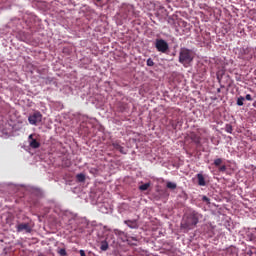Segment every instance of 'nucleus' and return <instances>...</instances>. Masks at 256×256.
Here are the masks:
<instances>
[{"mask_svg": "<svg viewBox=\"0 0 256 256\" xmlns=\"http://www.w3.org/2000/svg\"><path fill=\"white\" fill-rule=\"evenodd\" d=\"M59 255L61 256H66L67 255V250H65V248H61L59 251H58Z\"/></svg>", "mask_w": 256, "mask_h": 256, "instance_id": "obj_18", "label": "nucleus"}, {"mask_svg": "<svg viewBox=\"0 0 256 256\" xmlns=\"http://www.w3.org/2000/svg\"><path fill=\"white\" fill-rule=\"evenodd\" d=\"M194 57L193 51L187 48H181L179 52V63L187 67L193 61Z\"/></svg>", "mask_w": 256, "mask_h": 256, "instance_id": "obj_2", "label": "nucleus"}, {"mask_svg": "<svg viewBox=\"0 0 256 256\" xmlns=\"http://www.w3.org/2000/svg\"><path fill=\"white\" fill-rule=\"evenodd\" d=\"M146 64L148 67H153V65H155V62H153V59L148 58Z\"/></svg>", "mask_w": 256, "mask_h": 256, "instance_id": "obj_17", "label": "nucleus"}, {"mask_svg": "<svg viewBox=\"0 0 256 256\" xmlns=\"http://www.w3.org/2000/svg\"><path fill=\"white\" fill-rule=\"evenodd\" d=\"M124 224L127 225L130 229H139V224L137 220H125Z\"/></svg>", "mask_w": 256, "mask_h": 256, "instance_id": "obj_6", "label": "nucleus"}, {"mask_svg": "<svg viewBox=\"0 0 256 256\" xmlns=\"http://www.w3.org/2000/svg\"><path fill=\"white\" fill-rule=\"evenodd\" d=\"M17 232L21 233L23 231H25V233H31L32 229L31 226L29 225V223H22V224H18L16 226Z\"/></svg>", "mask_w": 256, "mask_h": 256, "instance_id": "obj_5", "label": "nucleus"}, {"mask_svg": "<svg viewBox=\"0 0 256 256\" xmlns=\"http://www.w3.org/2000/svg\"><path fill=\"white\" fill-rule=\"evenodd\" d=\"M221 163H223V160L221 158H217L214 160V165L216 167H219V165H221Z\"/></svg>", "mask_w": 256, "mask_h": 256, "instance_id": "obj_16", "label": "nucleus"}, {"mask_svg": "<svg viewBox=\"0 0 256 256\" xmlns=\"http://www.w3.org/2000/svg\"><path fill=\"white\" fill-rule=\"evenodd\" d=\"M80 256H87V255L85 254V250H80Z\"/></svg>", "mask_w": 256, "mask_h": 256, "instance_id": "obj_23", "label": "nucleus"}, {"mask_svg": "<svg viewBox=\"0 0 256 256\" xmlns=\"http://www.w3.org/2000/svg\"><path fill=\"white\" fill-rule=\"evenodd\" d=\"M252 106L256 109V101L253 102Z\"/></svg>", "mask_w": 256, "mask_h": 256, "instance_id": "obj_24", "label": "nucleus"}, {"mask_svg": "<svg viewBox=\"0 0 256 256\" xmlns=\"http://www.w3.org/2000/svg\"><path fill=\"white\" fill-rule=\"evenodd\" d=\"M197 179H198V185L200 187H205L207 183L205 182V177H203V174H197Z\"/></svg>", "mask_w": 256, "mask_h": 256, "instance_id": "obj_7", "label": "nucleus"}, {"mask_svg": "<svg viewBox=\"0 0 256 256\" xmlns=\"http://www.w3.org/2000/svg\"><path fill=\"white\" fill-rule=\"evenodd\" d=\"M113 147L114 149H116L117 151H119L120 153H122L123 155H125V148H123L121 145H119V143H113Z\"/></svg>", "mask_w": 256, "mask_h": 256, "instance_id": "obj_9", "label": "nucleus"}, {"mask_svg": "<svg viewBox=\"0 0 256 256\" xmlns=\"http://www.w3.org/2000/svg\"><path fill=\"white\" fill-rule=\"evenodd\" d=\"M245 99L246 101H253V97L251 96V94H247Z\"/></svg>", "mask_w": 256, "mask_h": 256, "instance_id": "obj_19", "label": "nucleus"}, {"mask_svg": "<svg viewBox=\"0 0 256 256\" xmlns=\"http://www.w3.org/2000/svg\"><path fill=\"white\" fill-rule=\"evenodd\" d=\"M76 179L79 183H85V174L83 173L77 174Z\"/></svg>", "mask_w": 256, "mask_h": 256, "instance_id": "obj_10", "label": "nucleus"}, {"mask_svg": "<svg viewBox=\"0 0 256 256\" xmlns=\"http://www.w3.org/2000/svg\"><path fill=\"white\" fill-rule=\"evenodd\" d=\"M32 140H35V138H33V134H30L28 137V141H32Z\"/></svg>", "mask_w": 256, "mask_h": 256, "instance_id": "obj_22", "label": "nucleus"}, {"mask_svg": "<svg viewBox=\"0 0 256 256\" xmlns=\"http://www.w3.org/2000/svg\"><path fill=\"white\" fill-rule=\"evenodd\" d=\"M149 187H151L150 183H145L139 186L140 191H147V189H149Z\"/></svg>", "mask_w": 256, "mask_h": 256, "instance_id": "obj_14", "label": "nucleus"}, {"mask_svg": "<svg viewBox=\"0 0 256 256\" xmlns=\"http://www.w3.org/2000/svg\"><path fill=\"white\" fill-rule=\"evenodd\" d=\"M155 48L159 53H167L169 51V43L164 39H156Z\"/></svg>", "mask_w": 256, "mask_h": 256, "instance_id": "obj_3", "label": "nucleus"}, {"mask_svg": "<svg viewBox=\"0 0 256 256\" xmlns=\"http://www.w3.org/2000/svg\"><path fill=\"white\" fill-rule=\"evenodd\" d=\"M219 171H221L222 173L227 171V166L223 165L219 168Z\"/></svg>", "mask_w": 256, "mask_h": 256, "instance_id": "obj_20", "label": "nucleus"}, {"mask_svg": "<svg viewBox=\"0 0 256 256\" xmlns=\"http://www.w3.org/2000/svg\"><path fill=\"white\" fill-rule=\"evenodd\" d=\"M244 101H245V97L240 96V97L237 99V105H238L239 107H243Z\"/></svg>", "mask_w": 256, "mask_h": 256, "instance_id": "obj_15", "label": "nucleus"}, {"mask_svg": "<svg viewBox=\"0 0 256 256\" xmlns=\"http://www.w3.org/2000/svg\"><path fill=\"white\" fill-rule=\"evenodd\" d=\"M166 187H167V189H172V190L177 189V183L167 182Z\"/></svg>", "mask_w": 256, "mask_h": 256, "instance_id": "obj_12", "label": "nucleus"}, {"mask_svg": "<svg viewBox=\"0 0 256 256\" xmlns=\"http://www.w3.org/2000/svg\"><path fill=\"white\" fill-rule=\"evenodd\" d=\"M191 139L194 143H196L197 145H199V143H201V137L197 136L196 134L191 136Z\"/></svg>", "mask_w": 256, "mask_h": 256, "instance_id": "obj_11", "label": "nucleus"}, {"mask_svg": "<svg viewBox=\"0 0 256 256\" xmlns=\"http://www.w3.org/2000/svg\"><path fill=\"white\" fill-rule=\"evenodd\" d=\"M202 201H205L206 203H209V198H207V196H203Z\"/></svg>", "mask_w": 256, "mask_h": 256, "instance_id": "obj_21", "label": "nucleus"}, {"mask_svg": "<svg viewBox=\"0 0 256 256\" xmlns=\"http://www.w3.org/2000/svg\"><path fill=\"white\" fill-rule=\"evenodd\" d=\"M28 121L30 125H39V123L43 121V114H41L39 111H36L28 117Z\"/></svg>", "mask_w": 256, "mask_h": 256, "instance_id": "obj_4", "label": "nucleus"}, {"mask_svg": "<svg viewBox=\"0 0 256 256\" xmlns=\"http://www.w3.org/2000/svg\"><path fill=\"white\" fill-rule=\"evenodd\" d=\"M101 251H107L109 249V243L107 241H103L100 246Z\"/></svg>", "mask_w": 256, "mask_h": 256, "instance_id": "obj_13", "label": "nucleus"}, {"mask_svg": "<svg viewBox=\"0 0 256 256\" xmlns=\"http://www.w3.org/2000/svg\"><path fill=\"white\" fill-rule=\"evenodd\" d=\"M200 219H201V214H199L195 210L185 214L180 225L182 231L184 233H187V231H191V229H195Z\"/></svg>", "mask_w": 256, "mask_h": 256, "instance_id": "obj_1", "label": "nucleus"}, {"mask_svg": "<svg viewBox=\"0 0 256 256\" xmlns=\"http://www.w3.org/2000/svg\"><path fill=\"white\" fill-rule=\"evenodd\" d=\"M29 146L32 149H39V147H41V143L37 142V139H34L29 141Z\"/></svg>", "mask_w": 256, "mask_h": 256, "instance_id": "obj_8", "label": "nucleus"}, {"mask_svg": "<svg viewBox=\"0 0 256 256\" xmlns=\"http://www.w3.org/2000/svg\"><path fill=\"white\" fill-rule=\"evenodd\" d=\"M98 2L101 1V0H97Z\"/></svg>", "mask_w": 256, "mask_h": 256, "instance_id": "obj_25", "label": "nucleus"}]
</instances>
